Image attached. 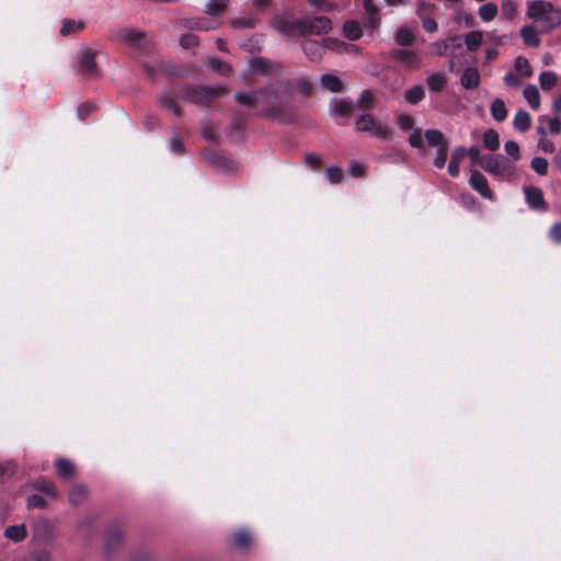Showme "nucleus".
Instances as JSON below:
<instances>
[{
	"label": "nucleus",
	"mask_w": 561,
	"mask_h": 561,
	"mask_svg": "<svg viewBox=\"0 0 561 561\" xmlns=\"http://www.w3.org/2000/svg\"><path fill=\"white\" fill-rule=\"evenodd\" d=\"M84 28V24L81 21L65 19L59 30L61 36H68L78 33Z\"/></svg>",
	"instance_id": "29"
},
{
	"label": "nucleus",
	"mask_w": 561,
	"mask_h": 561,
	"mask_svg": "<svg viewBox=\"0 0 561 561\" xmlns=\"http://www.w3.org/2000/svg\"><path fill=\"white\" fill-rule=\"evenodd\" d=\"M343 32L345 37H347L351 41L358 39L363 34L359 23L354 20L345 22Z\"/></svg>",
	"instance_id": "38"
},
{
	"label": "nucleus",
	"mask_w": 561,
	"mask_h": 561,
	"mask_svg": "<svg viewBox=\"0 0 561 561\" xmlns=\"http://www.w3.org/2000/svg\"><path fill=\"white\" fill-rule=\"evenodd\" d=\"M448 147L449 146H444L443 148H438L436 150V156H435V159H434V165L437 169H443L444 168V165L446 163V160H447Z\"/></svg>",
	"instance_id": "52"
},
{
	"label": "nucleus",
	"mask_w": 561,
	"mask_h": 561,
	"mask_svg": "<svg viewBox=\"0 0 561 561\" xmlns=\"http://www.w3.org/2000/svg\"><path fill=\"white\" fill-rule=\"evenodd\" d=\"M285 92V88L282 84H271L257 90V108L261 110V114L283 123L291 122L294 114L288 102L283 98Z\"/></svg>",
	"instance_id": "1"
},
{
	"label": "nucleus",
	"mask_w": 561,
	"mask_h": 561,
	"mask_svg": "<svg viewBox=\"0 0 561 561\" xmlns=\"http://www.w3.org/2000/svg\"><path fill=\"white\" fill-rule=\"evenodd\" d=\"M424 137L431 147L443 148L444 146H449V142L446 140L444 134L438 129H426L424 131Z\"/></svg>",
	"instance_id": "22"
},
{
	"label": "nucleus",
	"mask_w": 561,
	"mask_h": 561,
	"mask_svg": "<svg viewBox=\"0 0 561 561\" xmlns=\"http://www.w3.org/2000/svg\"><path fill=\"white\" fill-rule=\"evenodd\" d=\"M550 237L557 242H561V224H554L550 229Z\"/></svg>",
	"instance_id": "64"
},
{
	"label": "nucleus",
	"mask_w": 561,
	"mask_h": 561,
	"mask_svg": "<svg viewBox=\"0 0 561 561\" xmlns=\"http://www.w3.org/2000/svg\"><path fill=\"white\" fill-rule=\"evenodd\" d=\"M180 44L183 48H191L197 44V36H195L194 34L182 35Z\"/></svg>",
	"instance_id": "58"
},
{
	"label": "nucleus",
	"mask_w": 561,
	"mask_h": 561,
	"mask_svg": "<svg viewBox=\"0 0 561 561\" xmlns=\"http://www.w3.org/2000/svg\"><path fill=\"white\" fill-rule=\"evenodd\" d=\"M117 36L130 49L137 50L140 47V31L124 27L119 30Z\"/></svg>",
	"instance_id": "16"
},
{
	"label": "nucleus",
	"mask_w": 561,
	"mask_h": 561,
	"mask_svg": "<svg viewBox=\"0 0 561 561\" xmlns=\"http://www.w3.org/2000/svg\"><path fill=\"white\" fill-rule=\"evenodd\" d=\"M538 148L546 153H552L554 151V145L547 137H541L538 141Z\"/></svg>",
	"instance_id": "59"
},
{
	"label": "nucleus",
	"mask_w": 561,
	"mask_h": 561,
	"mask_svg": "<svg viewBox=\"0 0 561 561\" xmlns=\"http://www.w3.org/2000/svg\"><path fill=\"white\" fill-rule=\"evenodd\" d=\"M98 110V105L95 103L85 102L78 106L77 108V117L79 121L83 122L85 118L93 112Z\"/></svg>",
	"instance_id": "44"
},
{
	"label": "nucleus",
	"mask_w": 561,
	"mask_h": 561,
	"mask_svg": "<svg viewBox=\"0 0 561 561\" xmlns=\"http://www.w3.org/2000/svg\"><path fill=\"white\" fill-rule=\"evenodd\" d=\"M505 152L513 158L514 161L519 160L520 152H519V146L514 140H508L504 145Z\"/></svg>",
	"instance_id": "51"
},
{
	"label": "nucleus",
	"mask_w": 561,
	"mask_h": 561,
	"mask_svg": "<svg viewBox=\"0 0 561 561\" xmlns=\"http://www.w3.org/2000/svg\"><path fill=\"white\" fill-rule=\"evenodd\" d=\"M482 169L491 174L508 178L514 173V165L502 154H486L480 161Z\"/></svg>",
	"instance_id": "6"
},
{
	"label": "nucleus",
	"mask_w": 561,
	"mask_h": 561,
	"mask_svg": "<svg viewBox=\"0 0 561 561\" xmlns=\"http://www.w3.org/2000/svg\"><path fill=\"white\" fill-rule=\"evenodd\" d=\"M491 114L497 122H503L507 116L506 106L503 100L495 99L491 104Z\"/></svg>",
	"instance_id": "39"
},
{
	"label": "nucleus",
	"mask_w": 561,
	"mask_h": 561,
	"mask_svg": "<svg viewBox=\"0 0 561 561\" xmlns=\"http://www.w3.org/2000/svg\"><path fill=\"white\" fill-rule=\"evenodd\" d=\"M25 561H51V553L45 548L35 549L30 553Z\"/></svg>",
	"instance_id": "46"
},
{
	"label": "nucleus",
	"mask_w": 561,
	"mask_h": 561,
	"mask_svg": "<svg viewBox=\"0 0 561 561\" xmlns=\"http://www.w3.org/2000/svg\"><path fill=\"white\" fill-rule=\"evenodd\" d=\"M321 83L323 88L331 92H341L343 89L342 81L334 75L325 73L321 76Z\"/></svg>",
	"instance_id": "34"
},
{
	"label": "nucleus",
	"mask_w": 561,
	"mask_h": 561,
	"mask_svg": "<svg viewBox=\"0 0 561 561\" xmlns=\"http://www.w3.org/2000/svg\"><path fill=\"white\" fill-rule=\"evenodd\" d=\"M330 106L335 115L344 117H348L354 108V104L348 100H334Z\"/></svg>",
	"instance_id": "26"
},
{
	"label": "nucleus",
	"mask_w": 561,
	"mask_h": 561,
	"mask_svg": "<svg viewBox=\"0 0 561 561\" xmlns=\"http://www.w3.org/2000/svg\"><path fill=\"white\" fill-rule=\"evenodd\" d=\"M45 499L39 494H32L27 497V506L28 507H37L45 508L46 507Z\"/></svg>",
	"instance_id": "55"
},
{
	"label": "nucleus",
	"mask_w": 561,
	"mask_h": 561,
	"mask_svg": "<svg viewBox=\"0 0 561 561\" xmlns=\"http://www.w3.org/2000/svg\"><path fill=\"white\" fill-rule=\"evenodd\" d=\"M526 203L531 209L546 210L547 206L543 199L542 191L535 186L524 187Z\"/></svg>",
	"instance_id": "13"
},
{
	"label": "nucleus",
	"mask_w": 561,
	"mask_h": 561,
	"mask_svg": "<svg viewBox=\"0 0 561 561\" xmlns=\"http://www.w3.org/2000/svg\"><path fill=\"white\" fill-rule=\"evenodd\" d=\"M305 162L312 169H318L321 165V158L316 153L305 154Z\"/></svg>",
	"instance_id": "60"
},
{
	"label": "nucleus",
	"mask_w": 561,
	"mask_h": 561,
	"mask_svg": "<svg viewBox=\"0 0 561 561\" xmlns=\"http://www.w3.org/2000/svg\"><path fill=\"white\" fill-rule=\"evenodd\" d=\"M520 36L524 43L529 47H538L540 45V38L534 25L523 26Z\"/></svg>",
	"instance_id": "23"
},
{
	"label": "nucleus",
	"mask_w": 561,
	"mask_h": 561,
	"mask_svg": "<svg viewBox=\"0 0 561 561\" xmlns=\"http://www.w3.org/2000/svg\"><path fill=\"white\" fill-rule=\"evenodd\" d=\"M415 39L413 31L407 26L399 27L394 33V41L400 46H409Z\"/></svg>",
	"instance_id": "25"
},
{
	"label": "nucleus",
	"mask_w": 561,
	"mask_h": 561,
	"mask_svg": "<svg viewBox=\"0 0 561 561\" xmlns=\"http://www.w3.org/2000/svg\"><path fill=\"white\" fill-rule=\"evenodd\" d=\"M375 104V96L369 90H364L358 100H357V106L363 110H369L374 107Z\"/></svg>",
	"instance_id": "43"
},
{
	"label": "nucleus",
	"mask_w": 561,
	"mask_h": 561,
	"mask_svg": "<svg viewBox=\"0 0 561 561\" xmlns=\"http://www.w3.org/2000/svg\"><path fill=\"white\" fill-rule=\"evenodd\" d=\"M33 538L41 542H48L55 539V525L47 518H39L32 524Z\"/></svg>",
	"instance_id": "8"
},
{
	"label": "nucleus",
	"mask_w": 561,
	"mask_h": 561,
	"mask_svg": "<svg viewBox=\"0 0 561 561\" xmlns=\"http://www.w3.org/2000/svg\"><path fill=\"white\" fill-rule=\"evenodd\" d=\"M483 146L490 151H495L500 148V135L495 129L490 128L484 131Z\"/></svg>",
	"instance_id": "33"
},
{
	"label": "nucleus",
	"mask_w": 561,
	"mask_h": 561,
	"mask_svg": "<svg viewBox=\"0 0 561 561\" xmlns=\"http://www.w3.org/2000/svg\"><path fill=\"white\" fill-rule=\"evenodd\" d=\"M469 182L472 188L479 192L484 198L490 201L494 198L493 193L489 187L488 180L482 173L478 171L472 172Z\"/></svg>",
	"instance_id": "14"
},
{
	"label": "nucleus",
	"mask_w": 561,
	"mask_h": 561,
	"mask_svg": "<svg viewBox=\"0 0 561 561\" xmlns=\"http://www.w3.org/2000/svg\"><path fill=\"white\" fill-rule=\"evenodd\" d=\"M527 16L541 25V32L553 30V4L545 0H534L528 3Z\"/></svg>",
	"instance_id": "2"
},
{
	"label": "nucleus",
	"mask_w": 561,
	"mask_h": 561,
	"mask_svg": "<svg viewBox=\"0 0 561 561\" xmlns=\"http://www.w3.org/2000/svg\"><path fill=\"white\" fill-rule=\"evenodd\" d=\"M234 100L237 103L245 107L257 108L256 91L237 92L234 94Z\"/></svg>",
	"instance_id": "27"
},
{
	"label": "nucleus",
	"mask_w": 561,
	"mask_h": 561,
	"mask_svg": "<svg viewBox=\"0 0 561 561\" xmlns=\"http://www.w3.org/2000/svg\"><path fill=\"white\" fill-rule=\"evenodd\" d=\"M426 82L431 91L440 92L447 83V78L443 72L433 73L427 77Z\"/></svg>",
	"instance_id": "32"
},
{
	"label": "nucleus",
	"mask_w": 561,
	"mask_h": 561,
	"mask_svg": "<svg viewBox=\"0 0 561 561\" xmlns=\"http://www.w3.org/2000/svg\"><path fill=\"white\" fill-rule=\"evenodd\" d=\"M539 83L542 90H551L557 83V75L552 71H543L539 76Z\"/></svg>",
	"instance_id": "42"
},
{
	"label": "nucleus",
	"mask_w": 561,
	"mask_h": 561,
	"mask_svg": "<svg viewBox=\"0 0 561 561\" xmlns=\"http://www.w3.org/2000/svg\"><path fill=\"white\" fill-rule=\"evenodd\" d=\"M524 98L534 110H538L540 107V94L536 85H526L524 89Z\"/></svg>",
	"instance_id": "30"
},
{
	"label": "nucleus",
	"mask_w": 561,
	"mask_h": 561,
	"mask_svg": "<svg viewBox=\"0 0 561 561\" xmlns=\"http://www.w3.org/2000/svg\"><path fill=\"white\" fill-rule=\"evenodd\" d=\"M355 126L358 131L370 133L374 137L382 140H391L393 137L392 129L378 122L370 114H363L355 121Z\"/></svg>",
	"instance_id": "4"
},
{
	"label": "nucleus",
	"mask_w": 561,
	"mask_h": 561,
	"mask_svg": "<svg viewBox=\"0 0 561 561\" xmlns=\"http://www.w3.org/2000/svg\"><path fill=\"white\" fill-rule=\"evenodd\" d=\"M88 495V489L84 484H75L69 491V501L72 505L81 504Z\"/></svg>",
	"instance_id": "31"
},
{
	"label": "nucleus",
	"mask_w": 561,
	"mask_h": 561,
	"mask_svg": "<svg viewBox=\"0 0 561 561\" xmlns=\"http://www.w3.org/2000/svg\"><path fill=\"white\" fill-rule=\"evenodd\" d=\"M296 89L299 93L308 95L312 90V85L306 78H300L296 81Z\"/></svg>",
	"instance_id": "56"
},
{
	"label": "nucleus",
	"mask_w": 561,
	"mask_h": 561,
	"mask_svg": "<svg viewBox=\"0 0 561 561\" xmlns=\"http://www.w3.org/2000/svg\"><path fill=\"white\" fill-rule=\"evenodd\" d=\"M332 30V22L324 15L298 19V34L301 36L324 35Z\"/></svg>",
	"instance_id": "5"
},
{
	"label": "nucleus",
	"mask_w": 561,
	"mask_h": 561,
	"mask_svg": "<svg viewBox=\"0 0 561 561\" xmlns=\"http://www.w3.org/2000/svg\"><path fill=\"white\" fill-rule=\"evenodd\" d=\"M325 176L331 183L335 184L343 179V171L340 168L330 167L325 170Z\"/></svg>",
	"instance_id": "53"
},
{
	"label": "nucleus",
	"mask_w": 561,
	"mask_h": 561,
	"mask_svg": "<svg viewBox=\"0 0 561 561\" xmlns=\"http://www.w3.org/2000/svg\"><path fill=\"white\" fill-rule=\"evenodd\" d=\"M391 55L394 59L402 62V65L404 67L409 68L410 70H416V69L421 68V59H420L419 55L413 50L394 49L391 53Z\"/></svg>",
	"instance_id": "11"
},
{
	"label": "nucleus",
	"mask_w": 561,
	"mask_h": 561,
	"mask_svg": "<svg viewBox=\"0 0 561 561\" xmlns=\"http://www.w3.org/2000/svg\"><path fill=\"white\" fill-rule=\"evenodd\" d=\"M425 96V90L422 85H414L404 92L405 101L410 104H417Z\"/></svg>",
	"instance_id": "37"
},
{
	"label": "nucleus",
	"mask_w": 561,
	"mask_h": 561,
	"mask_svg": "<svg viewBox=\"0 0 561 561\" xmlns=\"http://www.w3.org/2000/svg\"><path fill=\"white\" fill-rule=\"evenodd\" d=\"M433 10L434 4L425 1H420L416 5V14L422 21L425 20L426 18H431Z\"/></svg>",
	"instance_id": "48"
},
{
	"label": "nucleus",
	"mask_w": 561,
	"mask_h": 561,
	"mask_svg": "<svg viewBox=\"0 0 561 561\" xmlns=\"http://www.w3.org/2000/svg\"><path fill=\"white\" fill-rule=\"evenodd\" d=\"M233 26L239 28H253L255 26V21L252 19H242V20H234L232 22Z\"/></svg>",
	"instance_id": "63"
},
{
	"label": "nucleus",
	"mask_w": 561,
	"mask_h": 561,
	"mask_svg": "<svg viewBox=\"0 0 561 561\" xmlns=\"http://www.w3.org/2000/svg\"><path fill=\"white\" fill-rule=\"evenodd\" d=\"M467 156V149L463 146L456 147L451 153L448 164V172L451 176H458L460 172V161Z\"/></svg>",
	"instance_id": "19"
},
{
	"label": "nucleus",
	"mask_w": 561,
	"mask_h": 561,
	"mask_svg": "<svg viewBox=\"0 0 561 561\" xmlns=\"http://www.w3.org/2000/svg\"><path fill=\"white\" fill-rule=\"evenodd\" d=\"M227 90L222 85H214V87H187L183 92V98L187 101H191L197 105L204 106L210 104L211 101L220 98L226 94Z\"/></svg>",
	"instance_id": "3"
},
{
	"label": "nucleus",
	"mask_w": 561,
	"mask_h": 561,
	"mask_svg": "<svg viewBox=\"0 0 561 561\" xmlns=\"http://www.w3.org/2000/svg\"><path fill=\"white\" fill-rule=\"evenodd\" d=\"M3 536L14 543L22 542L27 536L26 526L23 523L8 526Z\"/></svg>",
	"instance_id": "18"
},
{
	"label": "nucleus",
	"mask_w": 561,
	"mask_h": 561,
	"mask_svg": "<svg viewBox=\"0 0 561 561\" xmlns=\"http://www.w3.org/2000/svg\"><path fill=\"white\" fill-rule=\"evenodd\" d=\"M301 49L310 61L318 62L323 57L324 44L314 39H304L301 42Z\"/></svg>",
	"instance_id": "12"
},
{
	"label": "nucleus",
	"mask_w": 561,
	"mask_h": 561,
	"mask_svg": "<svg viewBox=\"0 0 561 561\" xmlns=\"http://www.w3.org/2000/svg\"><path fill=\"white\" fill-rule=\"evenodd\" d=\"M539 122H547L550 133L556 135L561 133V121L559 117L548 118L547 116H541L539 117Z\"/></svg>",
	"instance_id": "50"
},
{
	"label": "nucleus",
	"mask_w": 561,
	"mask_h": 561,
	"mask_svg": "<svg viewBox=\"0 0 561 561\" xmlns=\"http://www.w3.org/2000/svg\"><path fill=\"white\" fill-rule=\"evenodd\" d=\"M548 160L541 157H535L530 162V168L539 175L548 173Z\"/></svg>",
	"instance_id": "45"
},
{
	"label": "nucleus",
	"mask_w": 561,
	"mask_h": 561,
	"mask_svg": "<svg viewBox=\"0 0 561 561\" xmlns=\"http://www.w3.org/2000/svg\"><path fill=\"white\" fill-rule=\"evenodd\" d=\"M161 102L169 107L175 115L180 114V108L176 101L171 95H163Z\"/></svg>",
	"instance_id": "57"
},
{
	"label": "nucleus",
	"mask_w": 561,
	"mask_h": 561,
	"mask_svg": "<svg viewBox=\"0 0 561 561\" xmlns=\"http://www.w3.org/2000/svg\"><path fill=\"white\" fill-rule=\"evenodd\" d=\"M96 54H98V51L93 50L91 48H85L80 53V58H79L80 67L89 77L99 76V68L95 62Z\"/></svg>",
	"instance_id": "10"
},
{
	"label": "nucleus",
	"mask_w": 561,
	"mask_h": 561,
	"mask_svg": "<svg viewBox=\"0 0 561 561\" xmlns=\"http://www.w3.org/2000/svg\"><path fill=\"white\" fill-rule=\"evenodd\" d=\"M208 65L214 71L224 76L228 75L231 70V67L227 62L215 58L210 59Z\"/></svg>",
	"instance_id": "49"
},
{
	"label": "nucleus",
	"mask_w": 561,
	"mask_h": 561,
	"mask_svg": "<svg viewBox=\"0 0 561 561\" xmlns=\"http://www.w3.org/2000/svg\"><path fill=\"white\" fill-rule=\"evenodd\" d=\"M55 467L57 469L58 474L64 479H69L75 474V466L67 458H58L55 461Z\"/></svg>",
	"instance_id": "28"
},
{
	"label": "nucleus",
	"mask_w": 561,
	"mask_h": 561,
	"mask_svg": "<svg viewBox=\"0 0 561 561\" xmlns=\"http://www.w3.org/2000/svg\"><path fill=\"white\" fill-rule=\"evenodd\" d=\"M227 3L228 0H209L206 3L205 12L211 16L219 15L226 8Z\"/></svg>",
	"instance_id": "41"
},
{
	"label": "nucleus",
	"mask_w": 561,
	"mask_h": 561,
	"mask_svg": "<svg viewBox=\"0 0 561 561\" xmlns=\"http://www.w3.org/2000/svg\"><path fill=\"white\" fill-rule=\"evenodd\" d=\"M253 541L252 535L245 529H240L232 535L233 546L241 551L248 550Z\"/></svg>",
	"instance_id": "21"
},
{
	"label": "nucleus",
	"mask_w": 561,
	"mask_h": 561,
	"mask_svg": "<svg viewBox=\"0 0 561 561\" xmlns=\"http://www.w3.org/2000/svg\"><path fill=\"white\" fill-rule=\"evenodd\" d=\"M460 83L465 89L472 90L480 84V73L477 68L470 67L465 69Z\"/></svg>",
	"instance_id": "20"
},
{
	"label": "nucleus",
	"mask_w": 561,
	"mask_h": 561,
	"mask_svg": "<svg viewBox=\"0 0 561 561\" xmlns=\"http://www.w3.org/2000/svg\"><path fill=\"white\" fill-rule=\"evenodd\" d=\"M497 14V7L493 2H488L479 8V16L484 22L492 21Z\"/></svg>",
	"instance_id": "40"
},
{
	"label": "nucleus",
	"mask_w": 561,
	"mask_h": 561,
	"mask_svg": "<svg viewBox=\"0 0 561 561\" xmlns=\"http://www.w3.org/2000/svg\"><path fill=\"white\" fill-rule=\"evenodd\" d=\"M124 536V530L119 525H108L103 546V553L106 559L113 558L123 546Z\"/></svg>",
	"instance_id": "7"
},
{
	"label": "nucleus",
	"mask_w": 561,
	"mask_h": 561,
	"mask_svg": "<svg viewBox=\"0 0 561 561\" xmlns=\"http://www.w3.org/2000/svg\"><path fill=\"white\" fill-rule=\"evenodd\" d=\"M458 37H449L445 41H439L434 44V47L436 49V54L439 56L445 55V53L449 49L453 42L457 41Z\"/></svg>",
	"instance_id": "54"
},
{
	"label": "nucleus",
	"mask_w": 561,
	"mask_h": 561,
	"mask_svg": "<svg viewBox=\"0 0 561 561\" xmlns=\"http://www.w3.org/2000/svg\"><path fill=\"white\" fill-rule=\"evenodd\" d=\"M504 82L508 85V87H519L522 84V80L520 78L515 75V73H506L505 77H504Z\"/></svg>",
	"instance_id": "61"
},
{
	"label": "nucleus",
	"mask_w": 561,
	"mask_h": 561,
	"mask_svg": "<svg viewBox=\"0 0 561 561\" xmlns=\"http://www.w3.org/2000/svg\"><path fill=\"white\" fill-rule=\"evenodd\" d=\"M323 44H324V50L329 49L332 51L346 53V54H351V53L357 50V47L355 45L347 44L345 42H342V41H340L337 38H333V37L324 38Z\"/></svg>",
	"instance_id": "17"
},
{
	"label": "nucleus",
	"mask_w": 561,
	"mask_h": 561,
	"mask_svg": "<svg viewBox=\"0 0 561 561\" xmlns=\"http://www.w3.org/2000/svg\"><path fill=\"white\" fill-rule=\"evenodd\" d=\"M397 125L402 130L413 129L412 134L409 137V144L413 148L420 149L424 146L422 131L420 128H414V119L412 116L408 114H400L397 118Z\"/></svg>",
	"instance_id": "9"
},
{
	"label": "nucleus",
	"mask_w": 561,
	"mask_h": 561,
	"mask_svg": "<svg viewBox=\"0 0 561 561\" xmlns=\"http://www.w3.org/2000/svg\"><path fill=\"white\" fill-rule=\"evenodd\" d=\"M483 42V33L481 31H471L465 36V44L470 51L477 50Z\"/></svg>",
	"instance_id": "35"
},
{
	"label": "nucleus",
	"mask_w": 561,
	"mask_h": 561,
	"mask_svg": "<svg viewBox=\"0 0 561 561\" xmlns=\"http://www.w3.org/2000/svg\"><path fill=\"white\" fill-rule=\"evenodd\" d=\"M273 27L285 35L298 34V19L290 20L284 16H276L273 20Z\"/></svg>",
	"instance_id": "15"
},
{
	"label": "nucleus",
	"mask_w": 561,
	"mask_h": 561,
	"mask_svg": "<svg viewBox=\"0 0 561 561\" xmlns=\"http://www.w3.org/2000/svg\"><path fill=\"white\" fill-rule=\"evenodd\" d=\"M514 67L517 71H519L525 77H530L533 73L531 66L529 65V61L523 56H518L515 59Z\"/></svg>",
	"instance_id": "47"
},
{
	"label": "nucleus",
	"mask_w": 561,
	"mask_h": 561,
	"mask_svg": "<svg viewBox=\"0 0 561 561\" xmlns=\"http://www.w3.org/2000/svg\"><path fill=\"white\" fill-rule=\"evenodd\" d=\"M170 148L174 153L182 154L184 152L183 144L178 136L171 138Z\"/></svg>",
	"instance_id": "62"
},
{
	"label": "nucleus",
	"mask_w": 561,
	"mask_h": 561,
	"mask_svg": "<svg viewBox=\"0 0 561 561\" xmlns=\"http://www.w3.org/2000/svg\"><path fill=\"white\" fill-rule=\"evenodd\" d=\"M531 117L525 110H519L513 119V126L516 130L525 133L530 128Z\"/></svg>",
	"instance_id": "24"
},
{
	"label": "nucleus",
	"mask_w": 561,
	"mask_h": 561,
	"mask_svg": "<svg viewBox=\"0 0 561 561\" xmlns=\"http://www.w3.org/2000/svg\"><path fill=\"white\" fill-rule=\"evenodd\" d=\"M249 67L254 73L265 75L271 71L272 62L265 58H254L250 61Z\"/></svg>",
	"instance_id": "36"
}]
</instances>
